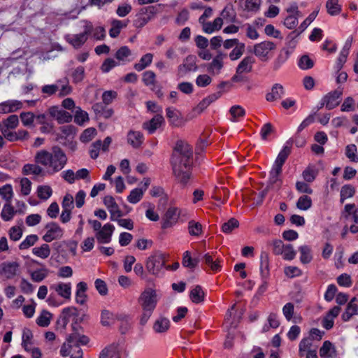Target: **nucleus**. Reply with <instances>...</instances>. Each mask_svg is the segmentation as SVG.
I'll return each mask as SVG.
<instances>
[{
	"label": "nucleus",
	"mask_w": 358,
	"mask_h": 358,
	"mask_svg": "<svg viewBox=\"0 0 358 358\" xmlns=\"http://www.w3.org/2000/svg\"><path fill=\"white\" fill-rule=\"evenodd\" d=\"M300 261L302 264H309L313 259L312 250L310 246L304 245L299 248Z\"/></svg>",
	"instance_id": "79ce46f5"
},
{
	"label": "nucleus",
	"mask_w": 358,
	"mask_h": 358,
	"mask_svg": "<svg viewBox=\"0 0 358 358\" xmlns=\"http://www.w3.org/2000/svg\"><path fill=\"white\" fill-rule=\"evenodd\" d=\"M103 203L110 213L111 220H117V218H119L122 216V213L119 208V206L112 196H106L103 198Z\"/></svg>",
	"instance_id": "f3484780"
},
{
	"label": "nucleus",
	"mask_w": 358,
	"mask_h": 358,
	"mask_svg": "<svg viewBox=\"0 0 358 358\" xmlns=\"http://www.w3.org/2000/svg\"><path fill=\"white\" fill-rule=\"evenodd\" d=\"M340 311L341 308L338 306L331 308L324 317L322 322V327L327 330L331 329L334 324V319L338 315Z\"/></svg>",
	"instance_id": "5701e85b"
},
{
	"label": "nucleus",
	"mask_w": 358,
	"mask_h": 358,
	"mask_svg": "<svg viewBox=\"0 0 358 358\" xmlns=\"http://www.w3.org/2000/svg\"><path fill=\"white\" fill-rule=\"evenodd\" d=\"M143 194V189L139 187L135 188L131 191L129 195L127 196V200L131 203H137L142 199Z\"/></svg>",
	"instance_id": "603ef678"
},
{
	"label": "nucleus",
	"mask_w": 358,
	"mask_h": 358,
	"mask_svg": "<svg viewBox=\"0 0 358 358\" xmlns=\"http://www.w3.org/2000/svg\"><path fill=\"white\" fill-rule=\"evenodd\" d=\"M72 285L71 282H58L50 286V291L55 292L66 301L71 299Z\"/></svg>",
	"instance_id": "f8f14e48"
},
{
	"label": "nucleus",
	"mask_w": 358,
	"mask_h": 358,
	"mask_svg": "<svg viewBox=\"0 0 358 358\" xmlns=\"http://www.w3.org/2000/svg\"><path fill=\"white\" fill-rule=\"evenodd\" d=\"M245 115V109L238 105L232 106L229 110V120L234 122L241 121Z\"/></svg>",
	"instance_id": "473e14b6"
},
{
	"label": "nucleus",
	"mask_w": 358,
	"mask_h": 358,
	"mask_svg": "<svg viewBox=\"0 0 358 358\" xmlns=\"http://www.w3.org/2000/svg\"><path fill=\"white\" fill-rule=\"evenodd\" d=\"M225 55L219 52L206 66L208 72L212 76L219 75L224 67Z\"/></svg>",
	"instance_id": "2eb2a0df"
},
{
	"label": "nucleus",
	"mask_w": 358,
	"mask_h": 358,
	"mask_svg": "<svg viewBox=\"0 0 358 358\" xmlns=\"http://www.w3.org/2000/svg\"><path fill=\"white\" fill-rule=\"evenodd\" d=\"M342 95V91L334 90L326 94L320 101L318 108L325 106L327 109L331 110L339 104L338 99Z\"/></svg>",
	"instance_id": "4468645a"
},
{
	"label": "nucleus",
	"mask_w": 358,
	"mask_h": 358,
	"mask_svg": "<svg viewBox=\"0 0 358 358\" xmlns=\"http://www.w3.org/2000/svg\"><path fill=\"white\" fill-rule=\"evenodd\" d=\"M239 222L236 219L231 218L227 222L223 223L222 226V231L225 234H229L234 229L237 228Z\"/></svg>",
	"instance_id": "680f3d73"
},
{
	"label": "nucleus",
	"mask_w": 358,
	"mask_h": 358,
	"mask_svg": "<svg viewBox=\"0 0 358 358\" xmlns=\"http://www.w3.org/2000/svg\"><path fill=\"white\" fill-rule=\"evenodd\" d=\"M115 227L110 223L105 224L101 229L95 234V237L99 243L107 244L111 241L112 235Z\"/></svg>",
	"instance_id": "dca6fc26"
},
{
	"label": "nucleus",
	"mask_w": 358,
	"mask_h": 358,
	"mask_svg": "<svg viewBox=\"0 0 358 358\" xmlns=\"http://www.w3.org/2000/svg\"><path fill=\"white\" fill-rule=\"evenodd\" d=\"M261 0H241L242 8L249 13H256L259 10Z\"/></svg>",
	"instance_id": "f704fd0d"
},
{
	"label": "nucleus",
	"mask_w": 358,
	"mask_h": 358,
	"mask_svg": "<svg viewBox=\"0 0 358 358\" xmlns=\"http://www.w3.org/2000/svg\"><path fill=\"white\" fill-rule=\"evenodd\" d=\"M52 193L51 187L48 185H40L37 188V195L43 200L49 199Z\"/></svg>",
	"instance_id": "4d7b16f0"
},
{
	"label": "nucleus",
	"mask_w": 358,
	"mask_h": 358,
	"mask_svg": "<svg viewBox=\"0 0 358 358\" xmlns=\"http://www.w3.org/2000/svg\"><path fill=\"white\" fill-rule=\"evenodd\" d=\"M322 358H336L338 356L336 346L329 341H325L320 349Z\"/></svg>",
	"instance_id": "412c9836"
},
{
	"label": "nucleus",
	"mask_w": 358,
	"mask_h": 358,
	"mask_svg": "<svg viewBox=\"0 0 358 358\" xmlns=\"http://www.w3.org/2000/svg\"><path fill=\"white\" fill-rule=\"evenodd\" d=\"M17 211L12 206L11 203H6L2 208L1 217L4 221L11 220Z\"/></svg>",
	"instance_id": "37998d69"
},
{
	"label": "nucleus",
	"mask_w": 358,
	"mask_h": 358,
	"mask_svg": "<svg viewBox=\"0 0 358 358\" xmlns=\"http://www.w3.org/2000/svg\"><path fill=\"white\" fill-rule=\"evenodd\" d=\"M84 31L78 34H68L65 38L68 43L72 45L75 48L81 47L87 40L88 36L91 34L93 29V24L88 20H82Z\"/></svg>",
	"instance_id": "39448f33"
},
{
	"label": "nucleus",
	"mask_w": 358,
	"mask_h": 358,
	"mask_svg": "<svg viewBox=\"0 0 358 358\" xmlns=\"http://www.w3.org/2000/svg\"><path fill=\"white\" fill-rule=\"evenodd\" d=\"M312 206V199L307 195L301 196L296 202V207L301 210H308Z\"/></svg>",
	"instance_id": "8fccbe9b"
},
{
	"label": "nucleus",
	"mask_w": 358,
	"mask_h": 358,
	"mask_svg": "<svg viewBox=\"0 0 358 358\" xmlns=\"http://www.w3.org/2000/svg\"><path fill=\"white\" fill-rule=\"evenodd\" d=\"M35 163L43 166L44 173L52 176L64 169L68 159L65 152L58 146H54L50 151L41 149L34 156Z\"/></svg>",
	"instance_id": "f03ea898"
},
{
	"label": "nucleus",
	"mask_w": 358,
	"mask_h": 358,
	"mask_svg": "<svg viewBox=\"0 0 358 358\" xmlns=\"http://www.w3.org/2000/svg\"><path fill=\"white\" fill-rule=\"evenodd\" d=\"M165 266L164 255L156 252L149 256L145 262L147 271L152 275L159 276Z\"/></svg>",
	"instance_id": "423d86ee"
},
{
	"label": "nucleus",
	"mask_w": 358,
	"mask_h": 358,
	"mask_svg": "<svg viewBox=\"0 0 358 358\" xmlns=\"http://www.w3.org/2000/svg\"><path fill=\"white\" fill-rule=\"evenodd\" d=\"M355 193V188L351 185H345L341 189V202L343 203L344 201L348 198H351Z\"/></svg>",
	"instance_id": "09e8293b"
},
{
	"label": "nucleus",
	"mask_w": 358,
	"mask_h": 358,
	"mask_svg": "<svg viewBox=\"0 0 358 358\" xmlns=\"http://www.w3.org/2000/svg\"><path fill=\"white\" fill-rule=\"evenodd\" d=\"M294 306L292 303H287L282 307V314L287 321L297 323L301 322V317L300 316H294Z\"/></svg>",
	"instance_id": "2f4dec72"
},
{
	"label": "nucleus",
	"mask_w": 358,
	"mask_h": 358,
	"mask_svg": "<svg viewBox=\"0 0 358 358\" xmlns=\"http://www.w3.org/2000/svg\"><path fill=\"white\" fill-rule=\"evenodd\" d=\"M157 290L152 287H146L140 294L138 301L142 310L154 312L159 301Z\"/></svg>",
	"instance_id": "7ed1b4c3"
},
{
	"label": "nucleus",
	"mask_w": 358,
	"mask_h": 358,
	"mask_svg": "<svg viewBox=\"0 0 358 358\" xmlns=\"http://www.w3.org/2000/svg\"><path fill=\"white\" fill-rule=\"evenodd\" d=\"M192 155V150L187 143L182 141L176 143L171 164L176 180L182 185H185L190 178Z\"/></svg>",
	"instance_id": "f257e3e1"
},
{
	"label": "nucleus",
	"mask_w": 358,
	"mask_h": 358,
	"mask_svg": "<svg viewBox=\"0 0 358 358\" xmlns=\"http://www.w3.org/2000/svg\"><path fill=\"white\" fill-rule=\"evenodd\" d=\"M68 341L70 343H73L75 347L76 345L80 347V345H87L90 341V338L87 336L80 334V333H72L68 335Z\"/></svg>",
	"instance_id": "ea45409f"
},
{
	"label": "nucleus",
	"mask_w": 358,
	"mask_h": 358,
	"mask_svg": "<svg viewBox=\"0 0 358 358\" xmlns=\"http://www.w3.org/2000/svg\"><path fill=\"white\" fill-rule=\"evenodd\" d=\"M170 326V320L164 316L160 315L155 320L152 329L157 334H165L169 331Z\"/></svg>",
	"instance_id": "aec40b11"
},
{
	"label": "nucleus",
	"mask_w": 358,
	"mask_h": 358,
	"mask_svg": "<svg viewBox=\"0 0 358 358\" xmlns=\"http://www.w3.org/2000/svg\"><path fill=\"white\" fill-rule=\"evenodd\" d=\"M276 48V45L271 41H264L254 45L253 53L262 61H267L271 51Z\"/></svg>",
	"instance_id": "0eeeda50"
},
{
	"label": "nucleus",
	"mask_w": 358,
	"mask_h": 358,
	"mask_svg": "<svg viewBox=\"0 0 358 358\" xmlns=\"http://www.w3.org/2000/svg\"><path fill=\"white\" fill-rule=\"evenodd\" d=\"M204 295V292L203 291L201 287L199 285H196L192 289L189 296L192 302L199 303L203 301Z\"/></svg>",
	"instance_id": "c03bdc74"
},
{
	"label": "nucleus",
	"mask_w": 358,
	"mask_h": 358,
	"mask_svg": "<svg viewBox=\"0 0 358 358\" xmlns=\"http://www.w3.org/2000/svg\"><path fill=\"white\" fill-rule=\"evenodd\" d=\"M281 255L284 259L290 261L295 258L296 252L292 245L286 244Z\"/></svg>",
	"instance_id": "338daca9"
},
{
	"label": "nucleus",
	"mask_w": 358,
	"mask_h": 358,
	"mask_svg": "<svg viewBox=\"0 0 358 358\" xmlns=\"http://www.w3.org/2000/svg\"><path fill=\"white\" fill-rule=\"evenodd\" d=\"M317 175V170L312 167L308 166L302 173V176L304 180L307 182H312L315 179Z\"/></svg>",
	"instance_id": "13d9d810"
},
{
	"label": "nucleus",
	"mask_w": 358,
	"mask_h": 358,
	"mask_svg": "<svg viewBox=\"0 0 358 358\" xmlns=\"http://www.w3.org/2000/svg\"><path fill=\"white\" fill-rule=\"evenodd\" d=\"M58 92V96L64 97L72 92V87L66 80H58L55 83L45 85L41 87V92L46 96H52Z\"/></svg>",
	"instance_id": "20e7f679"
},
{
	"label": "nucleus",
	"mask_w": 358,
	"mask_h": 358,
	"mask_svg": "<svg viewBox=\"0 0 358 358\" xmlns=\"http://www.w3.org/2000/svg\"><path fill=\"white\" fill-rule=\"evenodd\" d=\"M22 172L24 175H34L36 176L45 174L43 166L36 163L25 164L22 168Z\"/></svg>",
	"instance_id": "c9c22d12"
},
{
	"label": "nucleus",
	"mask_w": 358,
	"mask_h": 358,
	"mask_svg": "<svg viewBox=\"0 0 358 358\" xmlns=\"http://www.w3.org/2000/svg\"><path fill=\"white\" fill-rule=\"evenodd\" d=\"M38 240V237L37 235L35 234H31L27 236L25 239L20 244V250H25L31 246L34 245L37 241Z\"/></svg>",
	"instance_id": "0e129e2a"
},
{
	"label": "nucleus",
	"mask_w": 358,
	"mask_h": 358,
	"mask_svg": "<svg viewBox=\"0 0 358 358\" xmlns=\"http://www.w3.org/2000/svg\"><path fill=\"white\" fill-rule=\"evenodd\" d=\"M327 12L331 15H338L341 12V5L338 0H327L326 3Z\"/></svg>",
	"instance_id": "de8ad7c7"
},
{
	"label": "nucleus",
	"mask_w": 358,
	"mask_h": 358,
	"mask_svg": "<svg viewBox=\"0 0 358 358\" xmlns=\"http://www.w3.org/2000/svg\"><path fill=\"white\" fill-rule=\"evenodd\" d=\"M292 54V49L289 50L288 48H283L273 63L274 70H278L288 59L290 55Z\"/></svg>",
	"instance_id": "72a5a7b5"
},
{
	"label": "nucleus",
	"mask_w": 358,
	"mask_h": 358,
	"mask_svg": "<svg viewBox=\"0 0 358 358\" xmlns=\"http://www.w3.org/2000/svg\"><path fill=\"white\" fill-rule=\"evenodd\" d=\"M52 314L48 310H43L36 318V324L42 327H48L51 321Z\"/></svg>",
	"instance_id": "a18cd8bd"
},
{
	"label": "nucleus",
	"mask_w": 358,
	"mask_h": 358,
	"mask_svg": "<svg viewBox=\"0 0 358 358\" xmlns=\"http://www.w3.org/2000/svg\"><path fill=\"white\" fill-rule=\"evenodd\" d=\"M128 24V20L122 21L119 20H113L111 21V28L109 30V35L112 38H116L122 28L126 27Z\"/></svg>",
	"instance_id": "4c0bfd02"
},
{
	"label": "nucleus",
	"mask_w": 358,
	"mask_h": 358,
	"mask_svg": "<svg viewBox=\"0 0 358 358\" xmlns=\"http://www.w3.org/2000/svg\"><path fill=\"white\" fill-rule=\"evenodd\" d=\"M285 95V89L282 85L276 83L273 85L271 92L266 94L268 101H274L281 99Z\"/></svg>",
	"instance_id": "bb28decb"
},
{
	"label": "nucleus",
	"mask_w": 358,
	"mask_h": 358,
	"mask_svg": "<svg viewBox=\"0 0 358 358\" xmlns=\"http://www.w3.org/2000/svg\"><path fill=\"white\" fill-rule=\"evenodd\" d=\"M19 123L18 117L11 115L3 121V125L6 129H15Z\"/></svg>",
	"instance_id": "774afa93"
},
{
	"label": "nucleus",
	"mask_w": 358,
	"mask_h": 358,
	"mask_svg": "<svg viewBox=\"0 0 358 358\" xmlns=\"http://www.w3.org/2000/svg\"><path fill=\"white\" fill-rule=\"evenodd\" d=\"M166 117L170 123L175 127H180L183 124V121L180 117L178 110L173 108L169 107L166 108Z\"/></svg>",
	"instance_id": "7c9ffc66"
},
{
	"label": "nucleus",
	"mask_w": 358,
	"mask_h": 358,
	"mask_svg": "<svg viewBox=\"0 0 358 358\" xmlns=\"http://www.w3.org/2000/svg\"><path fill=\"white\" fill-rule=\"evenodd\" d=\"M13 194L14 192L11 185L6 184L0 187V196L6 201V203H11Z\"/></svg>",
	"instance_id": "49530a36"
},
{
	"label": "nucleus",
	"mask_w": 358,
	"mask_h": 358,
	"mask_svg": "<svg viewBox=\"0 0 358 358\" xmlns=\"http://www.w3.org/2000/svg\"><path fill=\"white\" fill-rule=\"evenodd\" d=\"M156 13V9L153 6L142 8L136 14V18L134 21V25L136 28L144 27Z\"/></svg>",
	"instance_id": "6e6552de"
},
{
	"label": "nucleus",
	"mask_w": 358,
	"mask_h": 358,
	"mask_svg": "<svg viewBox=\"0 0 358 358\" xmlns=\"http://www.w3.org/2000/svg\"><path fill=\"white\" fill-rule=\"evenodd\" d=\"M214 98L208 96L203 99L196 107H194L189 114L187 115V120H189L196 115L201 114L213 101Z\"/></svg>",
	"instance_id": "cd10ccee"
},
{
	"label": "nucleus",
	"mask_w": 358,
	"mask_h": 358,
	"mask_svg": "<svg viewBox=\"0 0 358 358\" xmlns=\"http://www.w3.org/2000/svg\"><path fill=\"white\" fill-rule=\"evenodd\" d=\"M131 52L127 46H122L115 53V58L122 62L129 61L128 57L131 55Z\"/></svg>",
	"instance_id": "864d4df0"
},
{
	"label": "nucleus",
	"mask_w": 358,
	"mask_h": 358,
	"mask_svg": "<svg viewBox=\"0 0 358 358\" xmlns=\"http://www.w3.org/2000/svg\"><path fill=\"white\" fill-rule=\"evenodd\" d=\"M96 131L93 127L86 129L80 135V140L83 143H88L96 136Z\"/></svg>",
	"instance_id": "69168bd1"
},
{
	"label": "nucleus",
	"mask_w": 358,
	"mask_h": 358,
	"mask_svg": "<svg viewBox=\"0 0 358 358\" xmlns=\"http://www.w3.org/2000/svg\"><path fill=\"white\" fill-rule=\"evenodd\" d=\"M244 51L245 44L243 43H240L238 45H236V47L234 48L229 53V59L231 61H236L238 59L243 55Z\"/></svg>",
	"instance_id": "3c124183"
},
{
	"label": "nucleus",
	"mask_w": 358,
	"mask_h": 358,
	"mask_svg": "<svg viewBox=\"0 0 358 358\" xmlns=\"http://www.w3.org/2000/svg\"><path fill=\"white\" fill-rule=\"evenodd\" d=\"M164 119L161 114H157L150 121L143 124V128L148 131L149 134H153L164 123Z\"/></svg>",
	"instance_id": "4be33fe9"
},
{
	"label": "nucleus",
	"mask_w": 358,
	"mask_h": 358,
	"mask_svg": "<svg viewBox=\"0 0 358 358\" xmlns=\"http://www.w3.org/2000/svg\"><path fill=\"white\" fill-rule=\"evenodd\" d=\"M358 315V305L357 299L354 297L348 303L345 312L342 314V319L345 322L349 321L352 316Z\"/></svg>",
	"instance_id": "a878e982"
},
{
	"label": "nucleus",
	"mask_w": 358,
	"mask_h": 358,
	"mask_svg": "<svg viewBox=\"0 0 358 358\" xmlns=\"http://www.w3.org/2000/svg\"><path fill=\"white\" fill-rule=\"evenodd\" d=\"M48 274V271L47 268H42L37 269L36 271H34L31 273V277L33 281L34 282H41L43 280Z\"/></svg>",
	"instance_id": "052dcab7"
},
{
	"label": "nucleus",
	"mask_w": 358,
	"mask_h": 358,
	"mask_svg": "<svg viewBox=\"0 0 358 358\" xmlns=\"http://www.w3.org/2000/svg\"><path fill=\"white\" fill-rule=\"evenodd\" d=\"M223 24V20L222 17H217L213 22H208L202 25L203 30L206 34H212L215 31L221 29Z\"/></svg>",
	"instance_id": "e433bc0d"
},
{
	"label": "nucleus",
	"mask_w": 358,
	"mask_h": 358,
	"mask_svg": "<svg viewBox=\"0 0 358 358\" xmlns=\"http://www.w3.org/2000/svg\"><path fill=\"white\" fill-rule=\"evenodd\" d=\"M23 107V102L15 99H9L0 103V113H14Z\"/></svg>",
	"instance_id": "a211bd4d"
},
{
	"label": "nucleus",
	"mask_w": 358,
	"mask_h": 358,
	"mask_svg": "<svg viewBox=\"0 0 358 358\" xmlns=\"http://www.w3.org/2000/svg\"><path fill=\"white\" fill-rule=\"evenodd\" d=\"M142 81L145 85L151 87L156 83V75L152 71H146L143 73Z\"/></svg>",
	"instance_id": "5fc2aeb1"
},
{
	"label": "nucleus",
	"mask_w": 358,
	"mask_h": 358,
	"mask_svg": "<svg viewBox=\"0 0 358 358\" xmlns=\"http://www.w3.org/2000/svg\"><path fill=\"white\" fill-rule=\"evenodd\" d=\"M152 59L153 54L146 53L141 57L138 63L134 64V68L135 70L140 72L148 67L152 64Z\"/></svg>",
	"instance_id": "58836bf2"
},
{
	"label": "nucleus",
	"mask_w": 358,
	"mask_h": 358,
	"mask_svg": "<svg viewBox=\"0 0 358 358\" xmlns=\"http://www.w3.org/2000/svg\"><path fill=\"white\" fill-rule=\"evenodd\" d=\"M71 320L83 321V318L79 316L77 308L73 306L64 308L58 320V323L61 324L63 328H65Z\"/></svg>",
	"instance_id": "ddd939ff"
},
{
	"label": "nucleus",
	"mask_w": 358,
	"mask_h": 358,
	"mask_svg": "<svg viewBox=\"0 0 358 358\" xmlns=\"http://www.w3.org/2000/svg\"><path fill=\"white\" fill-rule=\"evenodd\" d=\"M181 215V210L175 206L169 207L163 217L162 227L163 229H167L176 224Z\"/></svg>",
	"instance_id": "9b49d317"
},
{
	"label": "nucleus",
	"mask_w": 358,
	"mask_h": 358,
	"mask_svg": "<svg viewBox=\"0 0 358 358\" xmlns=\"http://www.w3.org/2000/svg\"><path fill=\"white\" fill-rule=\"evenodd\" d=\"M267 324H265L263 327V331H267L270 328L278 327L280 322L278 319V316L275 313H270L267 318Z\"/></svg>",
	"instance_id": "6e6d98bb"
},
{
	"label": "nucleus",
	"mask_w": 358,
	"mask_h": 358,
	"mask_svg": "<svg viewBox=\"0 0 358 358\" xmlns=\"http://www.w3.org/2000/svg\"><path fill=\"white\" fill-rule=\"evenodd\" d=\"M50 115L59 122L64 123L71 121L72 115L58 106H52L49 109Z\"/></svg>",
	"instance_id": "6ab92c4d"
},
{
	"label": "nucleus",
	"mask_w": 358,
	"mask_h": 358,
	"mask_svg": "<svg viewBox=\"0 0 358 358\" xmlns=\"http://www.w3.org/2000/svg\"><path fill=\"white\" fill-rule=\"evenodd\" d=\"M255 59L251 56L245 57L236 67V73L242 74L243 73H249L252 71V64Z\"/></svg>",
	"instance_id": "c756f323"
},
{
	"label": "nucleus",
	"mask_w": 358,
	"mask_h": 358,
	"mask_svg": "<svg viewBox=\"0 0 358 358\" xmlns=\"http://www.w3.org/2000/svg\"><path fill=\"white\" fill-rule=\"evenodd\" d=\"M50 247L47 243L32 248V254L41 259H47L50 255Z\"/></svg>",
	"instance_id": "a19ab883"
},
{
	"label": "nucleus",
	"mask_w": 358,
	"mask_h": 358,
	"mask_svg": "<svg viewBox=\"0 0 358 358\" xmlns=\"http://www.w3.org/2000/svg\"><path fill=\"white\" fill-rule=\"evenodd\" d=\"M71 352H75V344L73 343L69 342L67 336L66 341L61 346L60 355L62 357H68L71 355Z\"/></svg>",
	"instance_id": "bf43d9fd"
},
{
	"label": "nucleus",
	"mask_w": 358,
	"mask_h": 358,
	"mask_svg": "<svg viewBox=\"0 0 358 358\" xmlns=\"http://www.w3.org/2000/svg\"><path fill=\"white\" fill-rule=\"evenodd\" d=\"M188 231L191 236H198L202 232V226L199 222L191 220L188 223Z\"/></svg>",
	"instance_id": "e2e57ef3"
},
{
	"label": "nucleus",
	"mask_w": 358,
	"mask_h": 358,
	"mask_svg": "<svg viewBox=\"0 0 358 358\" xmlns=\"http://www.w3.org/2000/svg\"><path fill=\"white\" fill-rule=\"evenodd\" d=\"M197 69V66L195 62V57L189 55L186 57L182 64H180L178 68L179 75H184L188 71H195Z\"/></svg>",
	"instance_id": "b1692460"
},
{
	"label": "nucleus",
	"mask_w": 358,
	"mask_h": 358,
	"mask_svg": "<svg viewBox=\"0 0 358 358\" xmlns=\"http://www.w3.org/2000/svg\"><path fill=\"white\" fill-rule=\"evenodd\" d=\"M45 233L43 236V240L46 243L59 239L64 234L63 229L56 222L48 223L45 226Z\"/></svg>",
	"instance_id": "1a4fd4ad"
},
{
	"label": "nucleus",
	"mask_w": 358,
	"mask_h": 358,
	"mask_svg": "<svg viewBox=\"0 0 358 358\" xmlns=\"http://www.w3.org/2000/svg\"><path fill=\"white\" fill-rule=\"evenodd\" d=\"M20 271V264L16 261L4 262L0 265V275L6 279L14 278Z\"/></svg>",
	"instance_id": "9d476101"
},
{
	"label": "nucleus",
	"mask_w": 358,
	"mask_h": 358,
	"mask_svg": "<svg viewBox=\"0 0 358 358\" xmlns=\"http://www.w3.org/2000/svg\"><path fill=\"white\" fill-rule=\"evenodd\" d=\"M292 143L290 141H287L284 145L282 149L280 150L276 159L273 163V166L281 168L285 163L286 159L291 152Z\"/></svg>",
	"instance_id": "393cba45"
},
{
	"label": "nucleus",
	"mask_w": 358,
	"mask_h": 358,
	"mask_svg": "<svg viewBox=\"0 0 358 358\" xmlns=\"http://www.w3.org/2000/svg\"><path fill=\"white\" fill-rule=\"evenodd\" d=\"M143 141L144 137L141 131L131 130L127 134V142L134 148H139Z\"/></svg>",
	"instance_id": "c85d7f7f"
}]
</instances>
